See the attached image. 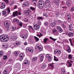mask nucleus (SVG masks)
<instances>
[{
  "label": "nucleus",
  "mask_w": 74,
  "mask_h": 74,
  "mask_svg": "<svg viewBox=\"0 0 74 74\" xmlns=\"http://www.w3.org/2000/svg\"><path fill=\"white\" fill-rule=\"evenodd\" d=\"M38 4H41V5H42L43 4V6L46 8V10H48V9H49V8L51 7V1H50L47 0L45 1V5L44 4V1L42 0H39L38 2Z\"/></svg>",
  "instance_id": "nucleus-1"
},
{
  "label": "nucleus",
  "mask_w": 74,
  "mask_h": 74,
  "mask_svg": "<svg viewBox=\"0 0 74 74\" xmlns=\"http://www.w3.org/2000/svg\"><path fill=\"white\" fill-rule=\"evenodd\" d=\"M0 39L1 41L3 42H6L8 40V37L6 36L3 34H2L0 36Z\"/></svg>",
  "instance_id": "nucleus-2"
},
{
  "label": "nucleus",
  "mask_w": 74,
  "mask_h": 74,
  "mask_svg": "<svg viewBox=\"0 0 74 74\" xmlns=\"http://www.w3.org/2000/svg\"><path fill=\"white\" fill-rule=\"evenodd\" d=\"M10 9L9 8H7L5 10L3 11V14L5 16H6L8 14H10Z\"/></svg>",
  "instance_id": "nucleus-3"
},
{
  "label": "nucleus",
  "mask_w": 74,
  "mask_h": 74,
  "mask_svg": "<svg viewBox=\"0 0 74 74\" xmlns=\"http://www.w3.org/2000/svg\"><path fill=\"white\" fill-rule=\"evenodd\" d=\"M40 24H36L34 26V28L35 30H38L40 29Z\"/></svg>",
  "instance_id": "nucleus-4"
},
{
  "label": "nucleus",
  "mask_w": 74,
  "mask_h": 74,
  "mask_svg": "<svg viewBox=\"0 0 74 74\" xmlns=\"http://www.w3.org/2000/svg\"><path fill=\"white\" fill-rule=\"evenodd\" d=\"M31 12H32L31 10L30 9H29L28 10H25V14L27 16H28L29 15V14H30Z\"/></svg>",
  "instance_id": "nucleus-5"
},
{
  "label": "nucleus",
  "mask_w": 74,
  "mask_h": 74,
  "mask_svg": "<svg viewBox=\"0 0 74 74\" xmlns=\"http://www.w3.org/2000/svg\"><path fill=\"white\" fill-rule=\"evenodd\" d=\"M4 25L5 27H9L10 26V24H8V23L7 21L5 22Z\"/></svg>",
  "instance_id": "nucleus-6"
},
{
  "label": "nucleus",
  "mask_w": 74,
  "mask_h": 74,
  "mask_svg": "<svg viewBox=\"0 0 74 74\" xmlns=\"http://www.w3.org/2000/svg\"><path fill=\"white\" fill-rule=\"evenodd\" d=\"M69 29L70 30V31H72V30H73L74 28L73 27V25L72 24H71L69 25Z\"/></svg>",
  "instance_id": "nucleus-7"
},
{
  "label": "nucleus",
  "mask_w": 74,
  "mask_h": 74,
  "mask_svg": "<svg viewBox=\"0 0 74 74\" xmlns=\"http://www.w3.org/2000/svg\"><path fill=\"white\" fill-rule=\"evenodd\" d=\"M13 16L15 17V16H18V11H15L13 13Z\"/></svg>",
  "instance_id": "nucleus-8"
},
{
  "label": "nucleus",
  "mask_w": 74,
  "mask_h": 74,
  "mask_svg": "<svg viewBox=\"0 0 74 74\" xmlns=\"http://www.w3.org/2000/svg\"><path fill=\"white\" fill-rule=\"evenodd\" d=\"M39 57L40 58V61L41 62H42V61H43V60H44V56L42 55H39Z\"/></svg>",
  "instance_id": "nucleus-9"
},
{
  "label": "nucleus",
  "mask_w": 74,
  "mask_h": 74,
  "mask_svg": "<svg viewBox=\"0 0 74 74\" xmlns=\"http://www.w3.org/2000/svg\"><path fill=\"white\" fill-rule=\"evenodd\" d=\"M1 4L2 5L1 7V9H3L5 7V3H2Z\"/></svg>",
  "instance_id": "nucleus-10"
},
{
  "label": "nucleus",
  "mask_w": 74,
  "mask_h": 74,
  "mask_svg": "<svg viewBox=\"0 0 74 74\" xmlns=\"http://www.w3.org/2000/svg\"><path fill=\"white\" fill-rule=\"evenodd\" d=\"M68 49H66V51L68 52V53H71V49H70V47L69 46H67Z\"/></svg>",
  "instance_id": "nucleus-11"
},
{
  "label": "nucleus",
  "mask_w": 74,
  "mask_h": 74,
  "mask_svg": "<svg viewBox=\"0 0 74 74\" xmlns=\"http://www.w3.org/2000/svg\"><path fill=\"white\" fill-rule=\"evenodd\" d=\"M68 35L69 37H72L74 35V33L73 32H70L68 34Z\"/></svg>",
  "instance_id": "nucleus-12"
},
{
  "label": "nucleus",
  "mask_w": 74,
  "mask_h": 74,
  "mask_svg": "<svg viewBox=\"0 0 74 74\" xmlns=\"http://www.w3.org/2000/svg\"><path fill=\"white\" fill-rule=\"evenodd\" d=\"M56 23H51V27H55V26H56Z\"/></svg>",
  "instance_id": "nucleus-13"
},
{
  "label": "nucleus",
  "mask_w": 74,
  "mask_h": 74,
  "mask_svg": "<svg viewBox=\"0 0 74 74\" xmlns=\"http://www.w3.org/2000/svg\"><path fill=\"white\" fill-rule=\"evenodd\" d=\"M23 63L25 64H29V61L26 60L24 61Z\"/></svg>",
  "instance_id": "nucleus-14"
},
{
  "label": "nucleus",
  "mask_w": 74,
  "mask_h": 74,
  "mask_svg": "<svg viewBox=\"0 0 74 74\" xmlns=\"http://www.w3.org/2000/svg\"><path fill=\"white\" fill-rule=\"evenodd\" d=\"M36 48H38V49H39V50L40 51H42V46H38V47L36 46Z\"/></svg>",
  "instance_id": "nucleus-15"
},
{
  "label": "nucleus",
  "mask_w": 74,
  "mask_h": 74,
  "mask_svg": "<svg viewBox=\"0 0 74 74\" xmlns=\"http://www.w3.org/2000/svg\"><path fill=\"white\" fill-rule=\"evenodd\" d=\"M42 5H41L40 4H38V7L40 9H42L43 8V6Z\"/></svg>",
  "instance_id": "nucleus-16"
},
{
  "label": "nucleus",
  "mask_w": 74,
  "mask_h": 74,
  "mask_svg": "<svg viewBox=\"0 0 74 74\" xmlns=\"http://www.w3.org/2000/svg\"><path fill=\"white\" fill-rule=\"evenodd\" d=\"M66 4L68 7H70L71 6V4L70 3V1H67Z\"/></svg>",
  "instance_id": "nucleus-17"
},
{
  "label": "nucleus",
  "mask_w": 74,
  "mask_h": 74,
  "mask_svg": "<svg viewBox=\"0 0 74 74\" xmlns=\"http://www.w3.org/2000/svg\"><path fill=\"white\" fill-rule=\"evenodd\" d=\"M17 39V37L16 36H14L12 38V40L14 41H15V40H16Z\"/></svg>",
  "instance_id": "nucleus-18"
},
{
  "label": "nucleus",
  "mask_w": 74,
  "mask_h": 74,
  "mask_svg": "<svg viewBox=\"0 0 74 74\" xmlns=\"http://www.w3.org/2000/svg\"><path fill=\"white\" fill-rule=\"evenodd\" d=\"M20 42H15L14 43L13 45L14 46H17L18 45H20Z\"/></svg>",
  "instance_id": "nucleus-19"
},
{
  "label": "nucleus",
  "mask_w": 74,
  "mask_h": 74,
  "mask_svg": "<svg viewBox=\"0 0 74 74\" xmlns=\"http://www.w3.org/2000/svg\"><path fill=\"white\" fill-rule=\"evenodd\" d=\"M48 39L47 38H45L43 39V42L45 43L46 42H47V41H48Z\"/></svg>",
  "instance_id": "nucleus-20"
},
{
  "label": "nucleus",
  "mask_w": 74,
  "mask_h": 74,
  "mask_svg": "<svg viewBox=\"0 0 74 74\" xmlns=\"http://www.w3.org/2000/svg\"><path fill=\"white\" fill-rule=\"evenodd\" d=\"M54 61H56V62L58 61H59V59H58V58L56 57L55 56H54Z\"/></svg>",
  "instance_id": "nucleus-21"
},
{
  "label": "nucleus",
  "mask_w": 74,
  "mask_h": 74,
  "mask_svg": "<svg viewBox=\"0 0 74 74\" xmlns=\"http://www.w3.org/2000/svg\"><path fill=\"white\" fill-rule=\"evenodd\" d=\"M37 60V58L36 57H35L33 58L32 59V62H34V61H36V60Z\"/></svg>",
  "instance_id": "nucleus-22"
},
{
  "label": "nucleus",
  "mask_w": 74,
  "mask_h": 74,
  "mask_svg": "<svg viewBox=\"0 0 74 74\" xmlns=\"http://www.w3.org/2000/svg\"><path fill=\"white\" fill-rule=\"evenodd\" d=\"M43 16H45L47 19H48V15H47V14L46 13H44L43 14Z\"/></svg>",
  "instance_id": "nucleus-23"
},
{
  "label": "nucleus",
  "mask_w": 74,
  "mask_h": 74,
  "mask_svg": "<svg viewBox=\"0 0 74 74\" xmlns=\"http://www.w3.org/2000/svg\"><path fill=\"white\" fill-rule=\"evenodd\" d=\"M46 66L47 65H46V64H43L42 67V69H45V68L46 67Z\"/></svg>",
  "instance_id": "nucleus-24"
},
{
  "label": "nucleus",
  "mask_w": 74,
  "mask_h": 74,
  "mask_svg": "<svg viewBox=\"0 0 74 74\" xmlns=\"http://www.w3.org/2000/svg\"><path fill=\"white\" fill-rule=\"evenodd\" d=\"M3 74H9V73L7 72V69H5L3 71Z\"/></svg>",
  "instance_id": "nucleus-25"
},
{
  "label": "nucleus",
  "mask_w": 74,
  "mask_h": 74,
  "mask_svg": "<svg viewBox=\"0 0 74 74\" xmlns=\"http://www.w3.org/2000/svg\"><path fill=\"white\" fill-rule=\"evenodd\" d=\"M24 4L25 6H28V5H29V3L28 2H26Z\"/></svg>",
  "instance_id": "nucleus-26"
},
{
  "label": "nucleus",
  "mask_w": 74,
  "mask_h": 74,
  "mask_svg": "<svg viewBox=\"0 0 74 74\" xmlns=\"http://www.w3.org/2000/svg\"><path fill=\"white\" fill-rule=\"evenodd\" d=\"M67 64H68L70 67H71L72 66L69 60L68 61Z\"/></svg>",
  "instance_id": "nucleus-27"
},
{
  "label": "nucleus",
  "mask_w": 74,
  "mask_h": 74,
  "mask_svg": "<svg viewBox=\"0 0 74 74\" xmlns=\"http://www.w3.org/2000/svg\"><path fill=\"white\" fill-rule=\"evenodd\" d=\"M37 19L38 21H40V20H43V18L42 17H38L37 18Z\"/></svg>",
  "instance_id": "nucleus-28"
},
{
  "label": "nucleus",
  "mask_w": 74,
  "mask_h": 74,
  "mask_svg": "<svg viewBox=\"0 0 74 74\" xmlns=\"http://www.w3.org/2000/svg\"><path fill=\"white\" fill-rule=\"evenodd\" d=\"M49 38L50 39H51V40H52L53 41H55L56 40V39L53 38L52 37H50Z\"/></svg>",
  "instance_id": "nucleus-29"
},
{
  "label": "nucleus",
  "mask_w": 74,
  "mask_h": 74,
  "mask_svg": "<svg viewBox=\"0 0 74 74\" xmlns=\"http://www.w3.org/2000/svg\"><path fill=\"white\" fill-rule=\"evenodd\" d=\"M3 52L2 51H0V57L2 56L3 55Z\"/></svg>",
  "instance_id": "nucleus-30"
},
{
  "label": "nucleus",
  "mask_w": 74,
  "mask_h": 74,
  "mask_svg": "<svg viewBox=\"0 0 74 74\" xmlns=\"http://www.w3.org/2000/svg\"><path fill=\"white\" fill-rule=\"evenodd\" d=\"M68 57L69 59H73V58H72V56L71 54H69L68 55Z\"/></svg>",
  "instance_id": "nucleus-31"
},
{
  "label": "nucleus",
  "mask_w": 74,
  "mask_h": 74,
  "mask_svg": "<svg viewBox=\"0 0 74 74\" xmlns=\"http://www.w3.org/2000/svg\"><path fill=\"white\" fill-rule=\"evenodd\" d=\"M34 38H35V40L36 41H38L39 40V39L36 36H34Z\"/></svg>",
  "instance_id": "nucleus-32"
},
{
  "label": "nucleus",
  "mask_w": 74,
  "mask_h": 74,
  "mask_svg": "<svg viewBox=\"0 0 74 74\" xmlns=\"http://www.w3.org/2000/svg\"><path fill=\"white\" fill-rule=\"evenodd\" d=\"M10 37H11L12 38V37H13L14 36V35L13 34H12V33H11L10 34Z\"/></svg>",
  "instance_id": "nucleus-33"
},
{
  "label": "nucleus",
  "mask_w": 74,
  "mask_h": 74,
  "mask_svg": "<svg viewBox=\"0 0 74 74\" xmlns=\"http://www.w3.org/2000/svg\"><path fill=\"white\" fill-rule=\"evenodd\" d=\"M53 33H58V31L56 29H54L53 31Z\"/></svg>",
  "instance_id": "nucleus-34"
},
{
  "label": "nucleus",
  "mask_w": 74,
  "mask_h": 74,
  "mask_svg": "<svg viewBox=\"0 0 74 74\" xmlns=\"http://www.w3.org/2000/svg\"><path fill=\"white\" fill-rule=\"evenodd\" d=\"M55 3L57 5H59V2L58 1H56Z\"/></svg>",
  "instance_id": "nucleus-35"
},
{
  "label": "nucleus",
  "mask_w": 74,
  "mask_h": 74,
  "mask_svg": "<svg viewBox=\"0 0 74 74\" xmlns=\"http://www.w3.org/2000/svg\"><path fill=\"white\" fill-rule=\"evenodd\" d=\"M49 25V23H48L47 22H45L44 23V25H45L46 26H48Z\"/></svg>",
  "instance_id": "nucleus-36"
},
{
  "label": "nucleus",
  "mask_w": 74,
  "mask_h": 74,
  "mask_svg": "<svg viewBox=\"0 0 74 74\" xmlns=\"http://www.w3.org/2000/svg\"><path fill=\"white\" fill-rule=\"evenodd\" d=\"M30 49L29 48H27L26 49V51L27 52H30Z\"/></svg>",
  "instance_id": "nucleus-37"
},
{
  "label": "nucleus",
  "mask_w": 74,
  "mask_h": 74,
  "mask_svg": "<svg viewBox=\"0 0 74 74\" xmlns=\"http://www.w3.org/2000/svg\"><path fill=\"white\" fill-rule=\"evenodd\" d=\"M28 28L29 29H32V30H33V27H32L31 26H28Z\"/></svg>",
  "instance_id": "nucleus-38"
},
{
  "label": "nucleus",
  "mask_w": 74,
  "mask_h": 74,
  "mask_svg": "<svg viewBox=\"0 0 74 74\" xmlns=\"http://www.w3.org/2000/svg\"><path fill=\"white\" fill-rule=\"evenodd\" d=\"M18 24L19 25V26H21V27L22 26V23L21 22L19 23Z\"/></svg>",
  "instance_id": "nucleus-39"
},
{
  "label": "nucleus",
  "mask_w": 74,
  "mask_h": 74,
  "mask_svg": "<svg viewBox=\"0 0 74 74\" xmlns=\"http://www.w3.org/2000/svg\"><path fill=\"white\" fill-rule=\"evenodd\" d=\"M45 56L46 58H49V57H50L51 56L48 54H47Z\"/></svg>",
  "instance_id": "nucleus-40"
},
{
  "label": "nucleus",
  "mask_w": 74,
  "mask_h": 74,
  "mask_svg": "<svg viewBox=\"0 0 74 74\" xmlns=\"http://www.w3.org/2000/svg\"><path fill=\"white\" fill-rule=\"evenodd\" d=\"M58 31L59 33H62V32L63 31V30L62 28H61L60 29L58 30Z\"/></svg>",
  "instance_id": "nucleus-41"
},
{
  "label": "nucleus",
  "mask_w": 74,
  "mask_h": 74,
  "mask_svg": "<svg viewBox=\"0 0 74 74\" xmlns=\"http://www.w3.org/2000/svg\"><path fill=\"white\" fill-rule=\"evenodd\" d=\"M7 58V56H3V59L4 60H5Z\"/></svg>",
  "instance_id": "nucleus-42"
},
{
  "label": "nucleus",
  "mask_w": 74,
  "mask_h": 74,
  "mask_svg": "<svg viewBox=\"0 0 74 74\" xmlns=\"http://www.w3.org/2000/svg\"><path fill=\"white\" fill-rule=\"evenodd\" d=\"M48 58V61L49 62H50V61L52 60V58H51V56Z\"/></svg>",
  "instance_id": "nucleus-43"
},
{
  "label": "nucleus",
  "mask_w": 74,
  "mask_h": 74,
  "mask_svg": "<svg viewBox=\"0 0 74 74\" xmlns=\"http://www.w3.org/2000/svg\"><path fill=\"white\" fill-rule=\"evenodd\" d=\"M67 15V18L71 17V15L70 14H68Z\"/></svg>",
  "instance_id": "nucleus-44"
},
{
  "label": "nucleus",
  "mask_w": 74,
  "mask_h": 74,
  "mask_svg": "<svg viewBox=\"0 0 74 74\" xmlns=\"http://www.w3.org/2000/svg\"><path fill=\"white\" fill-rule=\"evenodd\" d=\"M61 28H61L59 26H58L57 27V29L58 30H59Z\"/></svg>",
  "instance_id": "nucleus-45"
},
{
  "label": "nucleus",
  "mask_w": 74,
  "mask_h": 74,
  "mask_svg": "<svg viewBox=\"0 0 74 74\" xmlns=\"http://www.w3.org/2000/svg\"><path fill=\"white\" fill-rule=\"evenodd\" d=\"M71 11H74V6L72 7L71 8Z\"/></svg>",
  "instance_id": "nucleus-46"
},
{
  "label": "nucleus",
  "mask_w": 74,
  "mask_h": 74,
  "mask_svg": "<svg viewBox=\"0 0 74 74\" xmlns=\"http://www.w3.org/2000/svg\"><path fill=\"white\" fill-rule=\"evenodd\" d=\"M4 1L7 3V4H8V3H9V1L8 0H4Z\"/></svg>",
  "instance_id": "nucleus-47"
},
{
  "label": "nucleus",
  "mask_w": 74,
  "mask_h": 74,
  "mask_svg": "<svg viewBox=\"0 0 74 74\" xmlns=\"http://www.w3.org/2000/svg\"><path fill=\"white\" fill-rule=\"evenodd\" d=\"M30 8V9H31V10H35V8L32 7H31Z\"/></svg>",
  "instance_id": "nucleus-48"
},
{
  "label": "nucleus",
  "mask_w": 74,
  "mask_h": 74,
  "mask_svg": "<svg viewBox=\"0 0 74 74\" xmlns=\"http://www.w3.org/2000/svg\"><path fill=\"white\" fill-rule=\"evenodd\" d=\"M14 54L16 56H18V53L16 52H14Z\"/></svg>",
  "instance_id": "nucleus-49"
},
{
  "label": "nucleus",
  "mask_w": 74,
  "mask_h": 74,
  "mask_svg": "<svg viewBox=\"0 0 74 74\" xmlns=\"http://www.w3.org/2000/svg\"><path fill=\"white\" fill-rule=\"evenodd\" d=\"M68 21L69 22H70L71 21V17H69L68 18H67Z\"/></svg>",
  "instance_id": "nucleus-50"
},
{
  "label": "nucleus",
  "mask_w": 74,
  "mask_h": 74,
  "mask_svg": "<svg viewBox=\"0 0 74 74\" xmlns=\"http://www.w3.org/2000/svg\"><path fill=\"white\" fill-rule=\"evenodd\" d=\"M23 56V54L22 53H20L19 54L20 57H22Z\"/></svg>",
  "instance_id": "nucleus-51"
},
{
  "label": "nucleus",
  "mask_w": 74,
  "mask_h": 74,
  "mask_svg": "<svg viewBox=\"0 0 74 74\" xmlns=\"http://www.w3.org/2000/svg\"><path fill=\"white\" fill-rule=\"evenodd\" d=\"M28 36H27V35H26L24 36L23 38L25 39L27 38V37Z\"/></svg>",
  "instance_id": "nucleus-52"
},
{
  "label": "nucleus",
  "mask_w": 74,
  "mask_h": 74,
  "mask_svg": "<svg viewBox=\"0 0 74 74\" xmlns=\"http://www.w3.org/2000/svg\"><path fill=\"white\" fill-rule=\"evenodd\" d=\"M62 27H63L64 29H65V28H66V26L64 25V24H63L62 25Z\"/></svg>",
  "instance_id": "nucleus-53"
},
{
  "label": "nucleus",
  "mask_w": 74,
  "mask_h": 74,
  "mask_svg": "<svg viewBox=\"0 0 74 74\" xmlns=\"http://www.w3.org/2000/svg\"><path fill=\"white\" fill-rule=\"evenodd\" d=\"M15 29H16V28H14V27H12L11 28V29H12V30H15Z\"/></svg>",
  "instance_id": "nucleus-54"
},
{
  "label": "nucleus",
  "mask_w": 74,
  "mask_h": 74,
  "mask_svg": "<svg viewBox=\"0 0 74 74\" xmlns=\"http://www.w3.org/2000/svg\"><path fill=\"white\" fill-rule=\"evenodd\" d=\"M49 66H51L52 67H53V64H50Z\"/></svg>",
  "instance_id": "nucleus-55"
},
{
  "label": "nucleus",
  "mask_w": 74,
  "mask_h": 74,
  "mask_svg": "<svg viewBox=\"0 0 74 74\" xmlns=\"http://www.w3.org/2000/svg\"><path fill=\"white\" fill-rule=\"evenodd\" d=\"M34 51V50L33 49H30V50L29 52H31L33 53Z\"/></svg>",
  "instance_id": "nucleus-56"
},
{
  "label": "nucleus",
  "mask_w": 74,
  "mask_h": 74,
  "mask_svg": "<svg viewBox=\"0 0 74 74\" xmlns=\"http://www.w3.org/2000/svg\"><path fill=\"white\" fill-rule=\"evenodd\" d=\"M51 1L53 3H55L56 2V1H54V0H52Z\"/></svg>",
  "instance_id": "nucleus-57"
},
{
  "label": "nucleus",
  "mask_w": 74,
  "mask_h": 74,
  "mask_svg": "<svg viewBox=\"0 0 74 74\" xmlns=\"http://www.w3.org/2000/svg\"><path fill=\"white\" fill-rule=\"evenodd\" d=\"M32 2H34V1H35V2H37V0H31Z\"/></svg>",
  "instance_id": "nucleus-58"
},
{
  "label": "nucleus",
  "mask_w": 74,
  "mask_h": 74,
  "mask_svg": "<svg viewBox=\"0 0 74 74\" xmlns=\"http://www.w3.org/2000/svg\"><path fill=\"white\" fill-rule=\"evenodd\" d=\"M19 60H23V58H22V57H21L19 58Z\"/></svg>",
  "instance_id": "nucleus-59"
},
{
  "label": "nucleus",
  "mask_w": 74,
  "mask_h": 74,
  "mask_svg": "<svg viewBox=\"0 0 74 74\" xmlns=\"http://www.w3.org/2000/svg\"><path fill=\"white\" fill-rule=\"evenodd\" d=\"M25 22H28V19H26V18H25Z\"/></svg>",
  "instance_id": "nucleus-60"
},
{
  "label": "nucleus",
  "mask_w": 74,
  "mask_h": 74,
  "mask_svg": "<svg viewBox=\"0 0 74 74\" xmlns=\"http://www.w3.org/2000/svg\"><path fill=\"white\" fill-rule=\"evenodd\" d=\"M8 53L9 55H10L11 53V51L10 50L8 51Z\"/></svg>",
  "instance_id": "nucleus-61"
},
{
  "label": "nucleus",
  "mask_w": 74,
  "mask_h": 74,
  "mask_svg": "<svg viewBox=\"0 0 74 74\" xmlns=\"http://www.w3.org/2000/svg\"><path fill=\"white\" fill-rule=\"evenodd\" d=\"M25 6H26L24 3L23 4V5H22V7L23 8H24V7H25Z\"/></svg>",
  "instance_id": "nucleus-62"
},
{
  "label": "nucleus",
  "mask_w": 74,
  "mask_h": 74,
  "mask_svg": "<svg viewBox=\"0 0 74 74\" xmlns=\"http://www.w3.org/2000/svg\"><path fill=\"white\" fill-rule=\"evenodd\" d=\"M16 19L14 18L13 19V22H16Z\"/></svg>",
  "instance_id": "nucleus-63"
},
{
  "label": "nucleus",
  "mask_w": 74,
  "mask_h": 74,
  "mask_svg": "<svg viewBox=\"0 0 74 74\" xmlns=\"http://www.w3.org/2000/svg\"><path fill=\"white\" fill-rule=\"evenodd\" d=\"M42 36H43V35H42V34H40V36H39V38H40V37H42Z\"/></svg>",
  "instance_id": "nucleus-64"
}]
</instances>
